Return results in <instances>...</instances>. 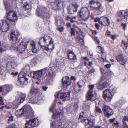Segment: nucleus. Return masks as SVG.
<instances>
[{
    "mask_svg": "<svg viewBox=\"0 0 128 128\" xmlns=\"http://www.w3.org/2000/svg\"><path fill=\"white\" fill-rule=\"evenodd\" d=\"M121 46L123 49L126 50L127 49L128 45L126 42L122 40L121 44Z\"/></svg>",
    "mask_w": 128,
    "mask_h": 128,
    "instance_id": "obj_39",
    "label": "nucleus"
},
{
    "mask_svg": "<svg viewBox=\"0 0 128 128\" xmlns=\"http://www.w3.org/2000/svg\"><path fill=\"white\" fill-rule=\"evenodd\" d=\"M100 120L101 121H102V120H103L102 121L104 122L103 123H102V122H101V124H102L104 125L106 123V121L105 119L104 118L103 116H100Z\"/></svg>",
    "mask_w": 128,
    "mask_h": 128,
    "instance_id": "obj_45",
    "label": "nucleus"
},
{
    "mask_svg": "<svg viewBox=\"0 0 128 128\" xmlns=\"http://www.w3.org/2000/svg\"><path fill=\"white\" fill-rule=\"evenodd\" d=\"M96 71V69L94 68H92L89 70V72L90 73L94 74Z\"/></svg>",
    "mask_w": 128,
    "mask_h": 128,
    "instance_id": "obj_54",
    "label": "nucleus"
},
{
    "mask_svg": "<svg viewBox=\"0 0 128 128\" xmlns=\"http://www.w3.org/2000/svg\"><path fill=\"white\" fill-rule=\"evenodd\" d=\"M95 111L97 113H101L102 112V111L100 109L97 107H96L95 108Z\"/></svg>",
    "mask_w": 128,
    "mask_h": 128,
    "instance_id": "obj_48",
    "label": "nucleus"
},
{
    "mask_svg": "<svg viewBox=\"0 0 128 128\" xmlns=\"http://www.w3.org/2000/svg\"><path fill=\"white\" fill-rule=\"evenodd\" d=\"M74 89V91L77 92H78L81 90V88L78 85H75Z\"/></svg>",
    "mask_w": 128,
    "mask_h": 128,
    "instance_id": "obj_40",
    "label": "nucleus"
},
{
    "mask_svg": "<svg viewBox=\"0 0 128 128\" xmlns=\"http://www.w3.org/2000/svg\"><path fill=\"white\" fill-rule=\"evenodd\" d=\"M127 124H124V123H123V127L122 128H128V126L127 125Z\"/></svg>",
    "mask_w": 128,
    "mask_h": 128,
    "instance_id": "obj_64",
    "label": "nucleus"
},
{
    "mask_svg": "<svg viewBox=\"0 0 128 128\" xmlns=\"http://www.w3.org/2000/svg\"><path fill=\"white\" fill-rule=\"evenodd\" d=\"M88 117V115L86 112H83L81 113L79 116L78 120L81 122H85V126L86 128H91L94 125V123L92 119L88 120L86 119Z\"/></svg>",
    "mask_w": 128,
    "mask_h": 128,
    "instance_id": "obj_4",
    "label": "nucleus"
},
{
    "mask_svg": "<svg viewBox=\"0 0 128 128\" xmlns=\"http://www.w3.org/2000/svg\"><path fill=\"white\" fill-rule=\"evenodd\" d=\"M78 14V15L84 20H87L90 15V12L87 7L82 8Z\"/></svg>",
    "mask_w": 128,
    "mask_h": 128,
    "instance_id": "obj_10",
    "label": "nucleus"
},
{
    "mask_svg": "<svg viewBox=\"0 0 128 128\" xmlns=\"http://www.w3.org/2000/svg\"><path fill=\"white\" fill-rule=\"evenodd\" d=\"M52 40L51 38L47 35L44 36L43 37L40 38L39 40V43L40 47L42 46V44L48 45L49 43L52 42Z\"/></svg>",
    "mask_w": 128,
    "mask_h": 128,
    "instance_id": "obj_18",
    "label": "nucleus"
},
{
    "mask_svg": "<svg viewBox=\"0 0 128 128\" xmlns=\"http://www.w3.org/2000/svg\"><path fill=\"white\" fill-rule=\"evenodd\" d=\"M29 77V76L26 73L22 72L18 74L19 78L18 80V85L20 86L25 84V81H27Z\"/></svg>",
    "mask_w": 128,
    "mask_h": 128,
    "instance_id": "obj_9",
    "label": "nucleus"
},
{
    "mask_svg": "<svg viewBox=\"0 0 128 128\" xmlns=\"http://www.w3.org/2000/svg\"><path fill=\"white\" fill-rule=\"evenodd\" d=\"M74 124V122L66 121L64 119V113L63 116H59L58 118L53 120L51 124L52 128H70L71 125Z\"/></svg>",
    "mask_w": 128,
    "mask_h": 128,
    "instance_id": "obj_3",
    "label": "nucleus"
},
{
    "mask_svg": "<svg viewBox=\"0 0 128 128\" xmlns=\"http://www.w3.org/2000/svg\"><path fill=\"white\" fill-rule=\"evenodd\" d=\"M6 65V68L12 70L14 68L16 67L17 64L14 61H11V62H8Z\"/></svg>",
    "mask_w": 128,
    "mask_h": 128,
    "instance_id": "obj_29",
    "label": "nucleus"
},
{
    "mask_svg": "<svg viewBox=\"0 0 128 128\" xmlns=\"http://www.w3.org/2000/svg\"><path fill=\"white\" fill-rule=\"evenodd\" d=\"M122 121L124 124H127V122H128V116H124L123 118Z\"/></svg>",
    "mask_w": 128,
    "mask_h": 128,
    "instance_id": "obj_44",
    "label": "nucleus"
},
{
    "mask_svg": "<svg viewBox=\"0 0 128 128\" xmlns=\"http://www.w3.org/2000/svg\"><path fill=\"white\" fill-rule=\"evenodd\" d=\"M75 30L74 28H71V34L72 35H74L75 34Z\"/></svg>",
    "mask_w": 128,
    "mask_h": 128,
    "instance_id": "obj_57",
    "label": "nucleus"
},
{
    "mask_svg": "<svg viewBox=\"0 0 128 128\" xmlns=\"http://www.w3.org/2000/svg\"><path fill=\"white\" fill-rule=\"evenodd\" d=\"M110 108V107L107 106H105L104 107L103 109V110L104 111V114H105L106 112H108Z\"/></svg>",
    "mask_w": 128,
    "mask_h": 128,
    "instance_id": "obj_43",
    "label": "nucleus"
},
{
    "mask_svg": "<svg viewBox=\"0 0 128 128\" xmlns=\"http://www.w3.org/2000/svg\"><path fill=\"white\" fill-rule=\"evenodd\" d=\"M94 39L98 44H99L100 41L98 37H94Z\"/></svg>",
    "mask_w": 128,
    "mask_h": 128,
    "instance_id": "obj_56",
    "label": "nucleus"
},
{
    "mask_svg": "<svg viewBox=\"0 0 128 128\" xmlns=\"http://www.w3.org/2000/svg\"><path fill=\"white\" fill-rule=\"evenodd\" d=\"M110 37L112 39L114 40L115 39L116 35H111Z\"/></svg>",
    "mask_w": 128,
    "mask_h": 128,
    "instance_id": "obj_59",
    "label": "nucleus"
},
{
    "mask_svg": "<svg viewBox=\"0 0 128 128\" xmlns=\"http://www.w3.org/2000/svg\"><path fill=\"white\" fill-rule=\"evenodd\" d=\"M16 126L14 124H12L7 127L6 128H15Z\"/></svg>",
    "mask_w": 128,
    "mask_h": 128,
    "instance_id": "obj_52",
    "label": "nucleus"
},
{
    "mask_svg": "<svg viewBox=\"0 0 128 128\" xmlns=\"http://www.w3.org/2000/svg\"><path fill=\"white\" fill-rule=\"evenodd\" d=\"M77 17L76 16H74L72 17V18L70 19V22L71 23H73L74 22H77L76 20Z\"/></svg>",
    "mask_w": 128,
    "mask_h": 128,
    "instance_id": "obj_46",
    "label": "nucleus"
},
{
    "mask_svg": "<svg viewBox=\"0 0 128 128\" xmlns=\"http://www.w3.org/2000/svg\"><path fill=\"white\" fill-rule=\"evenodd\" d=\"M118 16L122 18L127 19L128 17V11L126 10L124 11L120 10L118 12Z\"/></svg>",
    "mask_w": 128,
    "mask_h": 128,
    "instance_id": "obj_27",
    "label": "nucleus"
},
{
    "mask_svg": "<svg viewBox=\"0 0 128 128\" xmlns=\"http://www.w3.org/2000/svg\"><path fill=\"white\" fill-rule=\"evenodd\" d=\"M58 68L56 65L52 67H48L40 70L33 72L30 73L31 76L33 78L38 79L42 75L46 74L49 78L52 80L55 75V72Z\"/></svg>",
    "mask_w": 128,
    "mask_h": 128,
    "instance_id": "obj_1",
    "label": "nucleus"
},
{
    "mask_svg": "<svg viewBox=\"0 0 128 128\" xmlns=\"http://www.w3.org/2000/svg\"><path fill=\"white\" fill-rule=\"evenodd\" d=\"M110 84V82L108 80L104 82L102 84H100L98 88L99 90H101L102 89L104 88H106Z\"/></svg>",
    "mask_w": 128,
    "mask_h": 128,
    "instance_id": "obj_33",
    "label": "nucleus"
},
{
    "mask_svg": "<svg viewBox=\"0 0 128 128\" xmlns=\"http://www.w3.org/2000/svg\"><path fill=\"white\" fill-rule=\"evenodd\" d=\"M78 6L76 3H71L68 5L67 7L68 13L72 14L76 12L78 10Z\"/></svg>",
    "mask_w": 128,
    "mask_h": 128,
    "instance_id": "obj_17",
    "label": "nucleus"
},
{
    "mask_svg": "<svg viewBox=\"0 0 128 128\" xmlns=\"http://www.w3.org/2000/svg\"><path fill=\"white\" fill-rule=\"evenodd\" d=\"M64 2L63 0H57L55 2H52L51 4L52 8L54 10H59L63 6Z\"/></svg>",
    "mask_w": 128,
    "mask_h": 128,
    "instance_id": "obj_15",
    "label": "nucleus"
},
{
    "mask_svg": "<svg viewBox=\"0 0 128 128\" xmlns=\"http://www.w3.org/2000/svg\"><path fill=\"white\" fill-rule=\"evenodd\" d=\"M96 3L98 7L94 8V9L97 10L98 12V14H100L103 10V8H101L102 6V4L98 1H96Z\"/></svg>",
    "mask_w": 128,
    "mask_h": 128,
    "instance_id": "obj_31",
    "label": "nucleus"
},
{
    "mask_svg": "<svg viewBox=\"0 0 128 128\" xmlns=\"http://www.w3.org/2000/svg\"><path fill=\"white\" fill-rule=\"evenodd\" d=\"M4 4L6 10H10V4L8 3L5 2H4Z\"/></svg>",
    "mask_w": 128,
    "mask_h": 128,
    "instance_id": "obj_42",
    "label": "nucleus"
},
{
    "mask_svg": "<svg viewBox=\"0 0 128 128\" xmlns=\"http://www.w3.org/2000/svg\"><path fill=\"white\" fill-rule=\"evenodd\" d=\"M86 96L88 100H90L92 101L98 98L97 96L95 94V92L94 91H88Z\"/></svg>",
    "mask_w": 128,
    "mask_h": 128,
    "instance_id": "obj_22",
    "label": "nucleus"
},
{
    "mask_svg": "<svg viewBox=\"0 0 128 128\" xmlns=\"http://www.w3.org/2000/svg\"><path fill=\"white\" fill-rule=\"evenodd\" d=\"M62 85L64 88H66L71 84L70 81L69 77L67 76L63 77L62 79Z\"/></svg>",
    "mask_w": 128,
    "mask_h": 128,
    "instance_id": "obj_26",
    "label": "nucleus"
},
{
    "mask_svg": "<svg viewBox=\"0 0 128 128\" xmlns=\"http://www.w3.org/2000/svg\"><path fill=\"white\" fill-rule=\"evenodd\" d=\"M113 114V112L112 110L110 108L108 110V112H106V113L104 114L106 116L109 117L110 116Z\"/></svg>",
    "mask_w": 128,
    "mask_h": 128,
    "instance_id": "obj_38",
    "label": "nucleus"
},
{
    "mask_svg": "<svg viewBox=\"0 0 128 128\" xmlns=\"http://www.w3.org/2000/svg\"><path fill=\"white\" fill-rule=\"evenodd\" d=\"M12 88L11 85L7 84L0 87V92L4 95H5L10 92Z\"/></svg>",
    "mask_w": 128,
    "mask_h": 128,
    "instance_id": "obj_20",
    "label": "nucleus"
},
{
    "mask_svg": "<svg viewBox=\"0 0 128 128\" xmlns=\"http://www.w3.org/2000/svg\"><path fill=\"white\" fill-rule=\"evenodd\" d=\"M21 38V36L18 30H14L11 32L10 36V41L18 42Z\"/></svg>",
    "mask_w": 128,
    "mask_h": 128,
    "instance_id": "obj_7",
    "label": "nucleus"
},
{
    "mask_svg": "<svg viewBox=\"0 0 128 128\" xmlns=\"http://www.w3.org/2000/svg\"><path fill=\"white\" fill-rule=\"evenodd\" d=\"M116 58L118 62L123 66L125 65L127 61V59L122 55L116 56Z\"/></svg>",
    "mask_w": 128,
    "mask_h": 128,
    "instance_id": "obj_25",
    "label": "nucleus"
},
{
    "mask_svg": "<svg viewBox=\"0 0 128 128\" xmlns=\"http://www.w3.org/2000/svg\"><path fill=\"white\" fill-rule=\"evenodd\" d=\"M46 45L47 46H42L41 48L42 49L50 52L52 51L54 48V46L53 44V41Z\"/></svg>",
    "mask_w": 128,
    "mask_h": 128,
    "instance_id": "obj_23",
    "label": "nucleus"
},
{
    "mask_svg": "<svg viewBox=\"0 0 128 128\" xmlns=\"http://www.w3.org/2000/svg\"><path fill=\"white\" fill-rule=\"evenodd\" d=\"M26 122L25 125L26 126L28 125L29 126L32 127H36L39 124V121L37 118H34L29 120H26Z\"/></svg>",
    "mask_w": 128,
    "mask_h": 128,
    "instance_id": "obj_19",
    "label": "nucleus"
},
{
    "mask_svg": "<svg viewBox=\"0 0 128 128\" xmlns=\"http://www.w3.org/2000/svg\"><path fill=\"white\" fill-rule=\"evenodd\" d=\"M28 43L30 44V49L32 52L34 53L36 52L37 50L36 48L35 43L33 41L22 42L18 46H16V44H13L11 46V49L13 50L17 51L19 53L24 54L27 52L26 46Z\"/></svg>",
    "mask_w": 128,
    "mask_h": 128,
    "instance_id": "obj_2",
    "label": "nucleus"
},
{
    "mask_svg": "<svg viewBox=\"0 0 128 128\" xmlns=\"http://www.w3.org/2000/svg\"><path fill=\"white\" fill-rule=\"evenodd\" d=\"M15 114L18 116L24 114H30L32 116L33 114V111L30 106L28 104H26L21 109L15 112Z\"/></svg>",
    "mask_w": 128,
    "mask_h": 128,
    "instance_id": "obj_5",
    "label": "nucleus"
},
{
    "mask_svg": "<svg viewBox=\"0 0 128 128\" xmlns=\"http://www.w3.org/2000/svg\"><path fill=\"white\" fill-rule=\"evenodd\" d=\"M67 56L69 60L74 61L76 60V56L74 52L70 50H68L67 52Z\"/></svg>",
    "mask_w": 128,
    "mask_h": 128,
    "instance_id": "obj_28",
    "label": "nucleus"
},
{
    "mask_svg": "<svg viewBox=\"0 0 128 128\" xmlns=\"http://www.w3.org/2000/svg\"><path fill=\"white\" fill-rule=\"evenodd\" d=\"M70 92H56L54 95L55 98H58L64 101L70 100Z\"/></svg>",
    "mask_w": 128,
    "mask_h": 128,
    "instance_id": "obj_12",
    "label": "nucleus"
},
{
    "mask_svg": "<svg viewBox=\"0 0 128 128\" xmlns=\"http://www.w3.org/2000/svg\"><path fill=\"white\" fill-rule=\"evenodd\" d=\"M97 49L98 50H99L100 52H102L101 59L100 60L101 62H104L106 61V54L105 53H104L102 52V48L101 46H97Z\"/></svg>",
    "mask_w": 128,
    "mask_h": 128,
    "instance_id": "obj_30",
    "label": "nucleus"
},
{
    "mask_svg": "<svg viewBox=\"0 0 128 128\" xmlns=\"http://www.w3.org/2000/svg\"><path fill=\"white\" fill-rule=\"evenodd\" d=\"M75 32H76L78 34H79V32H80V30L79 28L77 27L76 26L74 28Z\"/></svg>",
    "mask_w": 128,
    "mask_h": 128,
    "instance_id": "obj_49",
    "label": "nucleus"
},
{
    "mask_svg": "<svg viewBox=\"0 0 128 128\" xmlns=\"http://www.w3.org/2000/svg\"><path fill=\"white\" fill-rule=\"evenodd\" d=\"M90 104H88L86 103L83 106V108L84 110H85L86 111L87 110L88 112H90Z\"/></svg>",
    "mask_w": 128,
    "mask_h": 128,
    "instance_id": "obj_37",
    "label": "nucleus"
},
{
    "mask_svg": "<svg viewBox=\"0 0 128 128\" xmlns=\"http://www.w3.org/2000/svg\"><path fill=\"white\" fill-rule=\"evenodd\" d=\"M10 25L7 21H3L0 22V30L2 32H7L9 29Z\"/></svg>",
    "mask_w": 128,
    "mask_h": 128,
    "instance_id": "obj_21",
    "label": "nucleus"
},
{
    "mask_svg": "<svg viewBox=\"0 0 128 128\" xmlns=\"http://www.w3.org/2000/svg\"><path fill=\"white\" fill-rule=\"evenodd\" d=\"M6 17L7 19L11 22H15L17 21L18 16L17 12L14 11H9L6 12Z\"/></svg>",
    "mask_w": 128,
    "mask_h": 128,
    "instance_id": "obj_13",
    "label": "nucleus"
},
{
    "mask_svg": "<svg viewBox=\"0 0 128 128\" xmlns=\"http://www.w3.org/2000/svg\"><path fill=\"white\" fill-rule=\"evenodd\" d=\"M13 116H9L8 119V121H12L13 120Z\"/></svg>",
    "mask_w": 128,
    "mask_h": 128,
    "instance_id": "obj_58",
    "label": "nucleus"
},
{
    "mask_svg": "<svg viewBox=\"0 0 128 128\" xmlns=\"http://www.w3.org/2000/svg\"><path fill=\"white\" fill-rule=\"evenodd\" d=\"M85 84V82L83 80H80L78 83V85L81 88L84 86Z\"/></svg>",
    "mask_w": 128,
    "mask_h": 128,
    "instance_id": "obj_41",
    "label": "nucleus"
},
{
    "mask_svg": "<svg viewBox=\"0 0 128 128\" xmlns=\"http://www.w3.org/2000/svg\"><path fill=\"white\" fill-rule=\"evenodd\" d=\"M36 14L38 16L46 18L49 15V10L45 8L38 7L36 10Z\"/></svg>",
    "mask_w": 128,
    "mask_h": 128,
    "instance_id": "obj_14",
    "label": "nucleus"
},
{
    "mask_svg": "<svg viewBox=\"0 0 128 128\" xmlns=\"http://www.w3.org/2000/svg\"><path fill=\"white\" fill-rule=\"evenodd\" d=\"M94 57L95 59H97L99 58L100 56L98 54H97L95 55Z\"/></svg>",
    "mask_w": 128,
    "mask_h": 128,
    "instance_id": "obj_63",
    "label": "nucleus"
},
{
    "mask_svg": "<svg viewBox=\"0 0 128 128\" xmlns=\"http://www.w3.org/2000/svg\"><path fill=\"white\" fill-rule=\"evenodd\" d=\"M26 94L20 93L18 95L14 101V104L17 106L19 104L23 102L25 100Z\"/></svg>",
    "mask_w": 128,
    "mask_h": 128,
    "instance_id": "obj_16",
    "label": "nucleus"
},
{
    "mask_svg": "<svg viewBox=\"0 0 128 128\" xmlns=\"http://www.w3.org/2000/svg\"><path fill=\"white\" fill-rule=\"evenodd\" d=\"M78 108V105L77 104H75L73 107L74 109V111H77Z\"/></svg>",
    "mask_w": 128,
    "mask_h": 128,
    "instance_id": "obj_50",
    "label": "nucleus"
},
{
    "mask_svg": "<svg viewBox=\"0 0 128 128\" xmlns=\"http://www.w3.org/2000/svg\"><path fill=\"white\" fill-rule=\"evenodd\" d=\"M1 42H0V52H3L6 50V48L1 46Z\"/></svg>",
    "mask_w": 128,
    "mask_h": 128,
    "instance_id": "obj_47",
    "label": "nucleus"
},
{
    "mask_svg": "<svg viewBox=\"0 0 128 128\" xmlns=\"http://www.w3.org/2000/svg\"><path fill=\"white\" fill-rule=\"evenodd\" d=\"M95 0H91L90 1L89 3L91 4H92L95 3Z\"/></svg>",
    "mask_w": 128,
    "mask_h": 128,
    "instance_id": "obj_60",
    "label": "nucleus"
},
{
    "mask_svg": "<svg viewBox=\"0 0 128 128\" xmlns=\"http://www.w3.org/2000/svg\"><path fill=\"white\" fill-rule=\"evenodd\" d=\"M116 88L112 89V91L109 89H107L103 92V97L107 102H109L112 100L113 95L112 92L114 93Z\"/></svg>",
    "mask_w": 128,
    "mask_h": 128,
    "instance_id": "obj_8",
    "label": "nucleus"
},
{
    "mask_svg": "<svg viewBox=\"0 0 128 128\" xmlns=\"http://www.w3.org/2000/svg\"><path fill=\"white\" fill-rule=\"evenodd\" d=\"M55 22L56 26H58L60 24V25H63L64 23L62 19L59 16H56L55 17Z\"/></svg>",
    "mask_w": 128,
    "mask_h": 128,
    "instance_id": "obj_32",
    "label": "nucleus"
},
{
    "mask_svg": "<svg viewBox=\"0 0 128 128\" xmlns=\"http://www.w3.org/2000/svg\"><path fill=\"white\" fill-rule=\"evenodd\" d=\"M31 8V5L26 2L24 3L23 4V8L25 10H28Z\"/></svg>",
    "mask_w": 128,
    "mask_h": 128,
    "instance_id": "obj_36",
    "label": "nucleus"
},
{
    "mask_svg": "<svg viewBox=\"0 0 128 128\" xmlns=\"http://www.w3.org/2000/svg\"><path fill=\"white\" fill-rule=\"evenodd\" d=\"M99 22L102 25L107 26L109 24L110 22L108 18L103 16L100 17V20Z\"/></svg>",
    "mask_w": 128,
    "mask_h": 128,
    "instance_id": "obj_24",
    "label": "nucleus"
},
{
    "mask_svg": "<svg viewBox=\"0 0 128 128\" xmlns=\"http://www.w3.org/2000/svg\"><path fill=\"white\" fill-rule=\"evenodd\" d=\"M31 96L30 98H28V100L29 102L33 104H39L40 103L44 101L43 97L40 94H33Z\"/></svg>",
    "mask_w": 128,
    "mask_h": 128,
    "instance_id": "obj_6",
    "label": "nucleus"
},
{
    "mask_svg": "<svg viewBox=\"0 0 128 128\" xmlns=\"http://www.w3.org/2000/svg\"><path fill=\"white\" fill-rule=\"evenodd\" d=\"M127 26V25L126 24H124L123 23H122L121 26L123 30H124L126 29V27Z\"/></svg>",
    "mask_w": 128,
    "mask_h": 128,
    "instance_id": "obj_53",
    "label": "nucleus"
},
{
    "mask_svg": "<svg viewBox=\"0 0 128 128\" xmlns=\"http://www.w3.org/2000/svg\"><path fill=\"white\" fill-rule=\"evenodd\" d=\"M111 32L108 30L106 31V33L105 36H111Z\"/></svg>",
    "mask_w": 128,
    "mask_h": 128,
    "instance_id": "obj_55",
    "label": "nucleus"
},
{
    "mask_svg": "<svg viewBox=\"0 0 128 128\" xmlns=\"http://www.w3.org/2000/svg\"><path fill=\"white\" fill-rule=\"evenodd\" d=\"M100 20V18H99L98 17L94 19V21L95 22H98Z\"/></svg>",
    "mask_w": 128,
    "mask_h": 128,
    "instance_id": "obj_62",
    "label": "nucleus"
},
{
    "mask_svg": "<svg viewBox=\"0 0 128 128\" xmlns=\"http://www.w3.org/2000/svg\"><path fill=\"white\" fill-rule=\"evenodd\" d=\"M111 66V65L110 64H106L105 65L104 67L107 68H109Z\"/></svg>",
    "mask_w": 128,
    "mask_h": 128,
    "instance_id": "obj_61",
    "label": "nucleus"
},
{
    "mask_svg": "<svg viewBox=\"0 0 128 128\" xmlns=\"http://www.w3.org/2000/svg\"><path fill=\"white\" fill-rule=\"evenodd\" d=\"M38 90V89L35 88L34 86H31L30 90L28 94V95L30 96L32 94L37 92Z\"/></svg>",
    "mask_w": 128,
    "mask_h": 128,
    "instance_id": "obj_35",
    "label": "nucleus"
},
{
    "mask_svg": "<svg viewBox=\"0 0 128 128\" xmlns=\"http://www.w3.org/2000/svg\"><path fill=\"white\" fill-rule=\"evenodd\" d=\"M55 104H53L52 106L50 108V112H53L52 118L54 120L58 118L59 116H63V113L64 112L62 110L59 109L56 110L55 113L54 112L55 108Z\"/></svg>",
    "mask_w": 128,
    "mask_h": 128,
    "instance_id": "obj_11",
    "label": "nucleus"
},
{
    "mask_svg": "<svg viewBox=\"0 0 128 128\" xmlns=\"http://www.w3.org/2000/svg\"><path fill=\"white\" fill-rule=\"evenodd\" d=\"M124 103L122 100H119L116 102L114 103V106L115 107L120 108Z\"/></svg>",
    "mask_w": 128,
    "mask_h": 128,
    "instance_id": "obj_34",
    "label": "nucleus"
},
{
    "mask_svg": "<svg viewBox=\"0 0 128 128\" xmlns=\"http://www.w3.org/2000/svg\"><path fill=\"white\" fill-rule=\"evenodd\" d=\"M88 86L89 88L90 89L88 91H93V89L94 88V85H89Z\"/></svg>",
    "mask_w": 128,
    "mask_h": 128,
    "instance_id": "obj_51",
    "label": "nucleus"
}]
</instances>
